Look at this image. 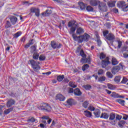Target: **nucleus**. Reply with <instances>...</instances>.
<instances>
[{"label":"nucleus","mask_w":128,"mask_h":128,"mask_svg":"<svg viewBox=\"0 0 128 128\" xmlns=\"http://www.w3.org/2000/svg\"><path fill=\"white\" fill-rule=\"evenodd\" d=\"M41 118H42V120H48L50 118L48 117V116H42V117H41Z\"/></svg>","instance_id":"13d9d810"},{"label":"nucleus","mask_w":128,"mask_h":128,"mask_svg":"<svg viewBox=\"0 0 128 128\" xmlns=\"http://www.w3.org/2000/svg\"><path fill=\"white\" fill-rule=\"evenodd\" d=\"M78 4L80 6V10H84L86 8V5H84V4L82 2H80L78 3Z\"/></svg>","instance_id":"c85d7f7f"},{"label":"nucleus","mask_w":128,"mask_h":128,"mask_svg":"<svg viewBox=\"0 0 128 128\" xmlns=\"http://www.w3.org/2000/svg\"><path fill=\"white\" fill-rule=\"evenodd\" d=\"M106 76L109 78H112V74L110 72H107Z\"/></svg>","instance_id":"8fccbe9b"},{"label":"nucleus","mask_w":128,"mask_h":128,"mask_svg":"<svg viewBox=\"0 0 128 128\" xmlns=\"http://www.w3.org/2000/svg\"><path fill=\"white\" fill-rule=\"evenodd\" d=\"M50 44L53 50H56V49L60 48H62V44L60 43H57L55 41H52Z\"/></svg>","instance_id":"39448f33"},{"label":"nucleus","mask_w":128,"mask_h":128,"mask_svg":"<svg viewBox=\"0 0 128 128\" xmlns=\"http://www.w3.org/2000/svg\"><path fill=\"white\" fill-rule=\"evenodd\" d=\"M123 56H124V57L125 58H128V54H123Z\"/></svg>","instance_id":"338daca9"},{"label":"nucleus","mask_w":128,"mask_h":128,"mask_svg":"<svg viewBox=\"0 0 128 128\" xmlns=\"http://www.w3.org/2000/svg\"><path fill=\"white\" fill-rule=\"evenodd\" d=\"M72 36L74 40H78L80 42V36H76V34L72 33Z\"/></svg>","instance_id":"bb28decb"},{"label":"nucleus","mask_w":128,"mask_h":128,"mask_svg":"<svg viewBox=\"0 0 128 128\" xmlns=\"http://www.w3.org/2000/svg\"><path fill=\"white\" fill-rule=\"evenodd\" d=\"M109 60H110V58L108 57H106L105 60H102V68H106V66L108 64H110V62L108 61Z\"/></svg>","instance_id":"6e6552de"},{"label":"nucleus","mask_w":128,"mask_h":128,"mask_svg":"<svg viewBox=\"0 0 128 128\" xmlns=\"http://www.w3.org/2000/svg\"><path fill=\"white\" fill-rule=\"evenodd\" d=\"M128 82V78H124L122 81L121 82L122 84H126V82Z\"/></svg>","instance_id":"3c124183"},{"label":"nucleus","mask_w":128,"mask_h":128,"mask_svg":"<svg viewBox=\"0 0 128 128\" xmlns=\"http://www.w3.org/2000/svg\"><path fill=\"white\" fill-rule=\"evenodd\" d=\"M100 2L96 0H90V4L92 6H98V4H100Z\"/></svg>","instance_id":"1a4fd4ad"},{"label":"nucleus","mask_w":128,"mask_h":128,"mask_svg":"<svg viewBox=\"0 0 128 128\" xmlns=\"http://www.w3.org/2000/svg\"><path fill=\"white\" fill-rule=\"evenodd\" d=\"M104 70L100 69L98 70V74L99 76H100L102 74H104Z\"/></svg>","instance_id":"5fc2aeb1"},{"label":"nucleus","mask_w":128,"mask_h":128,"mask_svg":"<svg viewBox=\"0 0 128 128\" xmlns=\"http://www.w3.org/2000/svg\"><path fill=\"white\" fill-rule=\"evenodd\" d=\"M68 84L70 86H71V88H76V85L74 82H70Z\"/></svg>","instance_id":"58836bf2"},{"label":"nucleus","mask_w":128,"mask_h":128,"mask_svg":"<svg viewBox=\"0 0 128 128\" xmlns=\"http://www.w3.org/2000/svg\"><path fill=\"white\" fill-rule=\"evenodd\" d=\"M116 102H118L121 106H124V103L126 102V101L124 100H122V99H118L116 100Z\"/></svg>","instance_id":"393cba45"},{"label":"nucleus","mask_w":128,"mask_h":128,"mask_svg":"<svg viewBox=\"0 0 128 128\" xmlns=\"http://www.w3.org/2000/svg\"><path fill=\"white\" fill-rule=\"evenodd\" d=\"M86 10L88 12H92V10H94V8L90 6H88Z\"/></svg>","instance_id":"79ce46f5"},{"label":"nucleus","mask_w":128,"mask_h":128,"mask_svg":"<svg viewBox=\"0 0 128 128\" xmlns=\"http://www.w3.org/2000/svg\"><path fill=\"white\" fill-rule=\"evenodd\" d=\"M106 80V76H100L98 78V82H104Z\"/></svg>","instance_id":"c756f323"},{"label":"nucleus","mask_w":128,"mask_h":128,"mask_svg":"<svg viewBox=\"0 0 128 128\" xmlns=\"http://www.w3.org/2000/svg\"><path fill=\"white\" fill-rule=\"evenodd\" d=\"M103 34L105 38H106V35L108 34V30H106L103 32Z\"/></svg>","instance_id":"864d4df0"},{"label":"nucleus","mask_w":128,"mask_h":128,"mask_svg":"<svg viewBox=\"0 0 128 128\" xmlns=\"http://www.w3.org/2000/svg\"><path fill=\"white\" fill-rule=\"evenodd\" d=\"M126 4V2L124 1L118 2L117 4V6L120 8H122Z\"/></svg>","instance_id":"ddd939ff"},{"label":"nucleus","mask_w":128,"mask_h":128,"mask_svg":"<svg viewBox=\"0 0 128 128\" xmlns=\"http://www.w3.org/2000/svg\"><path fill=\"white\" fill-rule=\"evenodd\" d=\"M31 52H36V46H32L31 48Z\"/></svg>","instance_id":"37998d69"},{"label":"nucleus","mask_w":128,"mask_h":128,"mask_svg":"<svg viewBox=\"0 0 128 128\" xmlns=\"http://www.w3.org/2000/svg\"><path fill=\"white\" fill-rule=\"evenodd\" d=\"M94 114L96 116V118H100V110L98 109H96Z\"/></svg>","instance_id":"4468645a"},{"label":"nucleus","mask_w":128,"mask_h":128,"mask_svg":"<svg viewBox=\"0 0 128 128\" xmlns=\"http://www.w3.org/2000/svg\"><path fill=\"white\" fill-rule=\"evenodd\" d=\"M114 118H116V114L114 113H111L110 116L109 120H114Z\"/></svg>","instance_id":"473e14b6"},{"label":"nucleus","mask_w":128,"mask_h":128,"mask_svg":"<svg viewBox=\"0 0 128 128\" xmlns=\"http://www.w3.org/2000/svg\"><path fill=\"white\" fill-rule=\"evenodd\" d=\"M83 88H84L85 90H90V88H92V86L90 85H85L83 86Z\"/></svg>","instance_id":"49530a36"},{"label":"nucleus","mask_w":128,"mask_h":128,"mask_svg":"<svg viewBox=\"0 0 128 128\" xmlns=\"http://www.w3.org/2000/svg\"><path fill=\"white\" fill-rule=\"evenodd\" d=\"M120 70V67L119 66H114L112 70V73L113 74H116Z\"/></svg>","instance_id":"f8f14e48"},{"label":"nucleus","mask_w":128,"mask_h":128,"mask_svg":"<svg viewBox=\"0 0 128 128\" xmlns=\"http://www.w3.org/2000/svg\"><path fill=\"white\" fill-rule=\"evenodd\" d=\"M106 38L108 40H114V36L112 34H110L106 36Z\"/></svg>","instance_id":"f3484780"},{"label":"nucleus","mask_w":128,"mask_h":128,"mask_svg":"<svg viewBox=\"0 0 128 128\" xmlns=\"http://www.w3.org/2000/svg\"><path fill=\"white\" fill-rule=\"evenodd\" d=\"M66 102H67V104H66V106H68V105L72 106L74 104V100L72 98L68 99L66 100Z\"/></svg>","instance_id":"412c9836"},{"label":"nucleus","mask_w":128,"mask_h":128,"mask_svg":"<svg viewBox=\"0 0 128 128\" xmlns=\"http://www.w3.org/2000/svg\"><path fill=\"white\" fill-rule=\"evenodd\" d=\"M110 96L112 98H118V94L115 92H112Z\"/></svg>","instance_id":"72a5a7b5"},{"label":"nucleus","mask_w":128,"mask_h":128,"mask_svg":"<svg viewBox=\"0 0 128 128\" xmlns=\"http://www.w3.org/2000/svg\"><path fill=\"white\" fill-rule=\"evenodd\" d=\"M56 98V100H58L60 102H64L66 100V97L62 94H58Z\"/></svg>","instance_id":"9b49d317"},{"label":"nucleus","mask_w":128,"mask_h":128,"mask_svg":"<svg viewBox=\"0 0 128 128\" xmlns=\"http://www.w3.org/2000/svg\"><path fill=\"white\" fill-rule=\"evenodd\" d=\"M82 106H83L84 108H88V102L87 101L84 102L83 103Z\"/></svg>","instance_id":"de8ad7c7"},{"label":"nucleus","mask_w":128,"mask_h":128,"mask_svg":"<svg viewBox=\"0 0 128 128\" xmlns=\"http://www.w3.org/2000/svg\"><path fill=\"white\" fill-rule=\"evenodd\" d=\"M50 14H52L51 10H46V12L42 13V16H50Z\"/></svg>","instance_id":"5701e85b"},{"label":"nucleus","mask_w":128,"mask_h":128,"mask_svg":"<svg viewBox=\"0 0 128 128\" xmlns=\"http://www.w3.org/2000/svg\"><path fill=\"white\" fill-rule=\"evenodd\" d=\"M47 122H48V124H50V122H52V118H49L48 119V120L47 121Z\"/></svg>","instance_id":"69168bd1"},{"label":"nucleus","mask_w":128,"mask_h":128,"mask_svg":"<svg viewBox=\"0 0 128 128\" xmlns=\"http://www.w3.org/2000/svg\"><path fill=\"white\" fill-rule=\"evenodd\" d=\"M80 56H82V58H86V54H84V50H81L80 51Z\"/></svg>","instance_id":"ea45409f"},{"label":"nucleus","mask_w":128,"mask_h":128,"mask_svg":"<svg viewBox=\"0 0 128 128\" xmlns=\"http://www.w3.org/2000/svg\"><path fill=\"white\" fill-rule=\"evenodd\" d=\"M107 86H108V88L109 90H114L115 88L114 86H112V84H108Z\"/></svg>","instance_id":"e433bc0d"},{"label":"nucleus","mask_w":128,"mask_h":128,"mask_svg":"<svg viewBox=\"0 0 128 128\" xmlns=\"http://www.w3.org/2000/svg\"><path fill=\"white\" fill-rule=\"evenodd\" d=\"M108 116H110V115L104 112L102 113L100 116V118H105L106 120H108Z\"/></svg>","instance_id":"aec40b11"},{"label":"nucleus","mask_w":128,"mask_h":128,"mask_svg":"<svg viewBox=\"0 0 128 128\" xmlns=\"http://www.w3.org/2000/svg\"><path fill=\"white\" fill-rule=\"evenodd\" d=\"M38 127L40 126V128H44V124H40V126H38Z\"/></svg>","instance_id":"774afa93"},{"label":"nucleus","mask_w":128,"mask_h":128,"mask_svg":"<svg viewBox=\"0 0 128 128\" xmlns=\"http://www.w3.org/2000/svg\"><path fill=\"white\" fill-rule=\"evenodd\" d=\"M76 21L72 20L70 21L68 23V28H70V34H74L76 32Z\"/></svg>","instance_id":"f03ea898"},{"label":"nucleus","mask_w":128,"mask_h":128,"mask_svg":"<svg viewBox=\"0 0 128 128\" xmlns=\"http://www.w3.org/2000/svg\"><path fill=\"white\" fill-rule=\"evenodd\" d=\"M28 121L31 122H36V120L34 119V117H32L28 119Z\"/></svg>","instance_id":"603ef678"},{"label":"nucleus","mask_w":128,"mask_h":128,"mask_svg":"<svg viewBox=\"0 0 128 128\" xmlns=\"http://www.w3.org/2000/svg\"><path fill=\"white\" fill-rule=\"evenodd\" d=\"M74 94L75 96H82V92H80V89L78 88H76L74 90Z\"/></svg>","instance_id":"6ab92c4d"},{"label":"nucleus","mask_w":128,"mask_h":128,"mask_svg":"<svg viewBox=\"0 0 128 128\" xmlns=\"http://www.w3.org/2000/svg\"><path fill=\"white\" fill-rule=\"evenodd\" d=\"M123 12H128V5L126 4L122 8Z\"/></svg>","instance_id":"a19ab883"},{"label":"nucleus","mask_w":128,"mask_h":128,"mask_svg":"<svg viewBox=\"0 0 128 128\" xmlns=\"http://www.w3.org/2000/svg\"><path fill=\"white\" fill-rule=\"evenodd\" d=\"M30 12L33 14H35V16L38 18L40 16V9L38 8H36L35 7H32L30 9Z\"/></svg>","instance_id":"423d86ee"},{"label":"nucleus","mask_w":128,"mask_h":128,"mask_svg":"<svg viewBox=\"0 0 128 128\" xmlns=\"http://www.w3.org/2000/svg\"><path fill=\"white\" fill-rule=\"evenodd\" d=\"M40 56V54L34 52L33 54V58L34 60H38V57Z\"/></svg>","instance_id":"2f4dec72"},{"label":"nucleus","mask_w":128,"mask_h":128,"mask_svg":"<svg viewBox=\"0 0 128 128\" xmlns=\"http://www.w3.org/2000/svg\"><path fill=\"white\" fill-rule=\"evenodd\" d=\"M88 110L90 112H94L95 108H94V107L93 106H88Z\"/></svg>","instance_id":"09e8293b"},{"label":"nucleus","mask_w":128,"mask_h":128,"mask_svg":"<svg viewBox=\"0 0 128 128\" xmlns=\"http://www.w3.org/2000/svg\"><path fill=\"white\" fill-rule=\"evenodd\" d=\"M90 68V66L88 64H86L82 66V70L84 71L86 70H88Z\"/></svg>","instance_id":"4c0bfd02"},{"label":"nucleus","mask_w":128,"mask_h":128,"mask_svg":"<svg viewBox=\"0 0 128 128\" xmlns=\"http://www.w3.org/2000/svg\"><path fill=\"white\" fill-rule=\"evenodd\" d=\"M68 94H72V92H74V88H68Z\"/></svg>","instance_id":"4d7b16f0"},{"label":"nucleus","mask_w":128,"mask_h":128,"mask_svg":"<svg viewBox=\"0 0 128 128\" xmlns=\"http://www.w3.org/2000/svg\"><path fill=\"white\" fill-rule=\"evenodd\" d=\"M80 62L82 64H90V58L82 57L81 59Z\"/></svg>","instance_id":"9d476101"},{"label":"nucleus","mask_w":128,"mask_h":128,"mask_svg":"<svg viewBox=\"0 0 128 128\" xmlns=\"http://www.w3.org/2000/svg\"><path fill=\"white\" fill-rule=\"evenodd\" d=\"M20 36H22V32H18L14 34V38H18Z\"/></svg>","instance_id":"c9c22d12"},{"label":"nucleus","mask_w":128,"mask_h":128,"mask_svg":"<svg viewBox=\"0 0 128 128\" xmlns=\"http://www.w3.org/2000/svg\"><path fill=\"white\" fill-rule=\"evenodd\" d=\"M106 58V54L104 53H101L100 54V60H102Z\"/></svg>","instance_id":"6e6d98bb"},{"label":"nucleus","mask_w":128,"mask_h":128,"mask_svg":"<svg viewBox=\"0 0 128 128\" xmlns=\"http://www.w3.org/2000/svg\"><path fill=\"white\" fill-rule=\"evenodd\" d=\"M30 64L32 67L35 72H38L40 70V66H38L40 64V62L34 61V60H30Z\"/></svg>","instance_id":"f257e3e1"},{"label":"nucleus","mask_w":128,"mask_h":128,"mask_svg":"<svg viewBox=\"0 0 128 128\" xmlns=\"http://www.w3.org/2000/svg\"><path fill=\"white\" fill-rule=\"evenodd\" d=\"M11 110H12V109L10 108L4 111V114H10V112Z\"/></svg>","instance_id":"c03bdc74"},{"label":"nucleus","mask_w":128,"mask_h":128,"mask_svg":"<svg viewBox=\"0 0 128 128\" xmlns=\"http://www.w3.org/2000/svg\"><path fill=\"white\" fill-rule=\"evenodd\" d=\"M84 30L82 28H78L76 31L77 34H84Z\"/></svg>","instance_id":"a211bd4d"},{"label":"nucleus","mask_w":128,"mask_h":128,"mask_svg":"<svg viewBox=\"0 0 128 128\" xmlns=\"http://www.w3.org/2000/svg\"><path fill=\"white\" fill-rule=\"evenodd\" d=\"M98 8L100 10H101V12H106V10H108V6H106V4L102 2H100V3H99Z\"/></svg>","instance_id":"20e7f679"},{"label":"nucleus","mask_w":128,"mask_h":128,"mask_svg":"<svg viewBox=\"0 0 128 128\" xmlns=\"http://www.w3.org/2000/svg\"><path fill=\"white\" fill-rule=\"evenodd\" d=\"M84 114L87 118H91L92 117V112L88 110L84 111Z\"/></svg>","instance_id":"4be33fe9"},{"label":"nucleus","mask_w":128,"mask_h":128,"mask_svg":"<svg viewBox=\"0 0 128 128\" xmlns=\"http://www.w3.org/2000/svg\"><path fill=\"white\" fill-rule=\"evenodd\" d=\"M40 60H46V56L44 55L41 54L39 57Z\"/></svg>","instance_id":"a18cd8bd"},{"label":"nucleus","mask_w":128,"mask_h":128,"mask_svg":"<svg viewBox=\"0 0 128 128\" xmlns=\"http://www.w3.org/2000/svg\"><path fill=\"white\" fill-rule=\"evenodd\" d=\"M116 119L118 120H122V116L120 115H117L116 116Z\"/></svg>","instance_id":"052dcab7"},{"label":"nucleus","mask_w":128,"mask_h":128,"mask_svg":"<svg viewBox=\"0 0 128 128\" xmlns=\"http://www.w3.org/2000/svg\"><path fill=\"white\" fill-rule=\"evenodd\" d=\"M10 20L12 24H16V22H18V18L14 16H13L10 18Z\"/></svg>","instance_id":"2eb2a0df"},{"label":"nucleus","mask_w":128,"mask_h":128,"mask_svg":"<svg viewBox=\"0 0 128 128\" xmlns=\"http://www.w3.org/2000/svg\"><path fill=\"white\" fill-rule=\"evenodd\" d=\"M30 44H28H28H27L24 46V48H30Z\"/></svg>","instance_id":"0e129e2a"},{"label":"nucleus","mask_w":128,"mask_h":128,"mask_svg":"<svg viewBox=\"0 0 128 128\" xmlns=\"http://www.w3.org/2000/svg\"><path fill=\"white\" fill-rule=\"evenodd\" d=\"M122 43L120 41L118 42V48H120L122 47Z\"/></svg>","instance_id":"bf43d9fd"},{"label":"nucleus","mask_w":128,"mask_h":128,"mask_svg":"<svg viewBox=\"0 0 128 128\" xmlns=\"http://www.w3.org/2000/svg\"><path fill=\"white\" fill-rule=\"evenodd\" d=\"M50 74H52V72H46L42 73V74H47V75L48 76V75Z\"/></svg>","instance_id":"e2e57ef3"},{"label":"nucleus","mask_w":128,"mask_h":128,"mask_svg":"<svg viewBox=\"0 0 128 128\" xmlns=\"http://www.w3.org/2000/svg\"><path fill=\"white\" fill-rule=\"evenodd\" d=\"M114 80L115 82H116L117 84L120 82V76H116L114 78Z\"/></svg>","instance_id":"7c9ffc66"},{"label":"nucleus","mask_w":128,"mask_h":128,"mask_svg":"<svg viewBox=\"0 0 128 128\" xmlns=\"http://www.w3.org/2000/svg\"><path fill=\"white\" fill-rule=\"evenodd\" d=\"M10 26H12L10 22L8 20H7L5 24V28H10Z\"/></svg>","instance_id":"f704fd0d"},{"label":"nucleus","mask_w":128,"mask_h":128,"mask_svg":"<svg viewBox=\"0 0 128 128\" xmlns=\"http://www.w3.org/2000/svg\"><path fill=\"white\" fill-rule=\"evenodd\" d=\"M90 40V35L85 33L83 36H79V42H88Z\"/></svg>","instance_id":"7ed1b4c3"},{"label":"nucleus","mask_w":128,"mask_h":128,"mask_svg":"<svg viewBox=\"0 0 128 128\" xmlns=\"http://www.w3.org/2000/svg\"><path fill=\"white\" fill-rule=\"evenodd\" d=\"M14 104V100L10 99L7 102L6 106H8V108H10V106H13Z\"/></svg>","instance_id":"dca6fc26"},{"label":"nucleus","mask_w":128,"mask_h":128,"mask_svg":"<svg viewBox=\"0 0 128 128\" xmlns=\"http://www.w3.org/2000/svg\"><path fill=\"white\" fill-rule=\"evenodd\" d=\"M64 78V75H60L57 76V80L58 82H62Z\"/></svg>","instance_id":"cd10ccee"},{"label":"nucleus","mask_w":128,"mask_h":128,"mask_svg":"<svg viewBox=\"0 0 128 128\" xmlns=\"http://www.w3.org/2000/svg\"><path fill=\"white\" fill-rule=\"evenodd\" d=\"M118 64V60L115 58L112 57V64L113 66H116V64Z\"/></svg>","instance_id":"a878e982"},{"label":"nucleus","mask_w":128,"mask_h":128,"mask_svg":"<svg viewBox=\"0 0 128 128\" xmlns=\"http://www.w3.org/2000/svg\"><path fill=\"white\" fill-rule=\"evenodd\" d=\"M40 110H44L46 112H50L52 110V107L48 104H44L41 108H39Z\"/></svg>","instance_id":"0eeeda50"},{"label":"nucleus","mask_w":128,"mask_h":128,"mask_svg":"<svg viewBox=\"0 0 128 128\" xmlns=\"http://www.w3.org/2000/svg\"><path fill=\"white\" fill-rule=\"evenodd\" d=\"M97 42L98 46H100V44H102V41H100V39L97 40Z\"/></svg>","instance_id":"680f3d73"},{"label":"nucleus","mask_w":128,"mask_h":128,"mask_svg":"<svg viewBox=\"0 0 128 128\" xmlns=\"http://www.w3.org/2000/svg\"><path fill=\"white\" fill-rule=\"evenodd\" d=\"M108 4L110 8H114L116 6V2L114 1H110L108 2Z\"/></svg>","instance_id":"b1692460"}]
</instances>
